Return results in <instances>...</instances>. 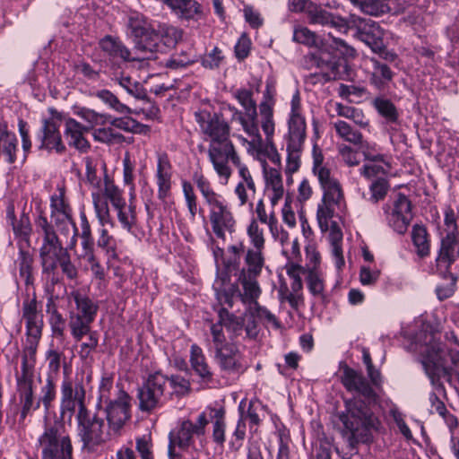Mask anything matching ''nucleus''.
I'll return each mask as SVG.
<instances>
[{"label":"nucleus","instance_id":"f257e3e1","mask_svg":"<svg viewBox=\"0 0 459 459\" xmlns=\"http://www.w3.org/2000/svg\"><path fill=\"white\" fill-rule=\"evenodd\" d=\"M342 383L348 391H353L365 399L355 397L345 401V411L338 413L342 424V436L351 450L359 443L368 442L372 430L377 429L380 421L373 413L368 404L375 403L377 395L362 374L346 367L343 369Z\"/></svg>","mask_w":459,"mask_h":459},{"label":"nucleus","instance_id":"f03ea898","mask_svg":"<svg viewBox=\"0 0 459 459\" xmlns=\"http://www.w3.org/2000/svg\"><path fill=\"white\" fill-rule=\"evenodd\" d=\"M195 117L204 134V140L209 142L208 156L214 170L227 181L231 175L229 155L236 152L230 139L229 124L220 114H212L205 110L195 112Z\"/></svg>","mask_w":459,"mask_h":459},{"label":"nucleus","instance_id":"7ed1b4c3","mask_svg":"<svg viewBox=\"0 0 459 459\" xmlns=\"http://www.w3.org/2000/svg\"><path fill=\"white\" fill-rule=\"evenodd\" d=\"M126 26V34L134 43L135 52L141 54L143 59H155L156 54L162 51L160 34L151 27L143 15L130 13Z\"/></svg>","mask_w":459,"mask_h":459},{"label":"nucleus","instance_id":"20e7f679","mask_svg":"<svg viewBox=\"0 0 459 459\" xmlns=\"http://www.w3.org/2000/svg\"><path fill=\"white\" fill-rule=\"evenodd\" d=\"M209 350L213 352V359L221 371L228 375H240L247 369L246 361L238 347L227 341L224 332L219 325L212 329Z\"/></svg>","mask_w":459,"mask_h":459},{"label":"nucleus","instance_id":"39448f33","mask_svg":"<svg viewBox=\"0 0 459 459\" xmlns=\"http://www.w3.org/2000/svg\"><path fill=\"white\" fill-rule=\"evenodd\" d=\"M41 459H74L69 435L59 421H45L42 433L37 439Z\"/></svg>","mask_w":459,"mask_h":459},{"label":"nucleus","instance_id":"423d86ee","mask_svg":"<svg viewBox=\"0 0 459 459\" xmlns=\"http://www.w3.org/2000/svg\"><path fill=\"white\" fill-rule=\"evenodd\" d=\"M289 132L286 137L287 160L285 171L287 174L297 172L301 164V154L306 140V122L300 114L290 116Z\"/></svg>","mask_w":459,"mask_h":459},{"label":"nucleus","instance_id":"0eeeda50","mask_svg":"<svg viewBox=\"0 0 459 459\" xmlns=\"http://www.w3.org/2000/svg\"><path fill=\"white\" fill-rule=\"evenodd\" d=\"M313 65L319 71L310 74L307 80L311 83H325L332 80H343L347 74V63L344 59L319 51L311 56Z\"/></svg>","mask_w":459,"mask_h":459},{"label":"nucleus","instance_id":"6e6552de","mask_svg":"<svg viewBox=\"0 0 459 459\" xmlns=\"http://www.w3.org/2000/svg\"><path fill=\"white\" fill-rule=\"evenodd\" d=\"M76 420L78 435L83 443V448L93 450L97 446L105 442L107 436L104 431L105 423L97 413L91 412L88 409L81 411V413L76 414Z\"/></svg>","mask_w":459,"mask_h":459},{"label":"nucleus","instance_id":"1a4fd4ad","mask_svg":"<svg viewBox=\"0 0 459 459\" xmlns=\"http://www.w3.org/2000/svg\"><path fill=\"white\" fill-rule=\"evenodd\" d=\"M208 424L206 412L201 413L194 423L191 420H183L178 429L170 432L169 444V456L174 459L177 455L175 447L181 449L189 447L194 441L195 437H201L205 432V427Z\"/></svg>","mask_w":459,"mask_h":459},{"label":"nucleus","instance_id":"9d476101","mask_svg":"<svg viewBox=\"0 0 459 459\" xmlns=\"http://www.w3.org/2000/svg\"><path fill=\"white\" fill-rule=\"evenodd\" d=\"M387 224L397 233L403 234L406 232L411 218V203L408 197L398 193L392 204H385L383 206Z\"/></svg>","mask_w":459,"mask_h":459},{"label":"nucleus","instance_id":"9b49d317","mask_svg":"<svg viewBox=\"0 0 459 459\" xmlns=\"http://www.w3.org/2000/svg\"><path fill=\"white\" fill-rule=\"evenodd\" d=\"M208 207L212 230L218 238L224 240L228 233L232 234L236 230L233 213L221 197L209 204Z\"/></svg>","mask_w":459,"mask_h":459},{"label":"nucleus","instance_id":"f8f14e48","mask_svg":"<svg viewBox=\"0 0 459 459\" xmlns=\"http://www.w3.org/2000/svg\"><path fill=\"white\" fill-rule=\"evenodd\" d=\"M168 377L160 372L149 376L144 385L139 389V406L142 411H150L161 403Z\"/></svg>","mask_w":459,"mask_h":459},{"label":"nucleus","instance_id":"ddd939ff","mask_svg":"<svg viewBox=\"0 0 459 459\" xmlns=\"http://www.w3.org/2000/svg\"><path fill=\"white\" fill-rule=\"evenodd\" d=\"M36 233L41 239L39 247V256L48 255H57L66 249H70L68 246L64 247L61 239L58 238L54 225L48 221L43 212L35 220Z\"/></svg>","mask_w":459,"mask_h":459},{"label":"nucleus","instance_id":"4468645a","mask_svg":"<svg viewBox=\"0 0 459 459\" xmlns=\"http://www.w3.org/2000/svg\"><path fill=\"white\" fill-rule=\"evenodd\" d=\"M105 404L108 428L117 433L130 418V396L119 385H117L114 399Z\"/></svg>","mask_w":459,"mask_h":459},{"label":"nucleus","instance_id":"2eb2a0df","mask_svg":"<svg viewBox=\"0 0 459 459\" xmlns=\"http://www.w3.org/2000/svg\"><path fill=\"white\" fill-rule=\"evenodd\" d=\"M22 318L25 321L27 336L40 339L44 325L43 314L35 296L23 301Z\"/></svg>","mask_w":459,"mask_h":459},{"label":"nucleus","instance_id":"dca6fc26","mask_svg":"<svg viewBox=\"0 0 459 459\" xmlns=\"http://www.w3.org/2000/svg\"><path fill=\"white\" fill-rule=\"evenodd\" d=\"M357 36L373 52L380 53L384 51V30L378 23L371 20H359L357 24Z\"/></svg>","mask_w":459,"mask_h":459},{"label":"nucleus","instance_id":"f3484780","mask_svg":"<svg viewBox=\"0 0 459 459\" xmlns=\"http://www.w3.org/2000/svg\"><path fill=\"white\" fill-rule=\"evenodd\" d=\"M90 131V127L79 123L74 118H67L65 124V136L70 146L81 152H87L91 148L90 143L84 137V134Z\"/></svg>","mask_w":459,"mask_h":459},{"label":"nucleus","instance_id":"a211bd4d","mask_svg":"<svg viewBox=\"0 0 459 459\" xmlns=\"http://www.w3.org/2000/svg\"><path fill=\"white\" fill-rule=\"evenodd\" d=\"M39 138L41 142L40 149H45L48 152L56 151L57 153H62L65 150L58 131V125L53 119H45L43 121Z\"/></svg>","mask_w":459,"mask_h":459},{"label":"nucleus","instance_id":"6ab92c4d","mask_svg":"<svg viewBox=\"0 0 459 459\" xmlns=\"http://www.w3.org/2000/svg\"><path fill=\"white\" fill-rule=\"evenodd\" d=\"M100 48L111 58H120L126 62L143 59L141 54L132 56L129 48L118 39L106 35L99 41Z\"/></svg>","mask_w":459,"mask_h":459},{"label":"nucleus","instance_id":"aec40b11","mask_svg":"<svg viewBox=\"0 0 459 459\" xmlns=\"http://www.w3.org/2000/svg\"><path fill=\"white\" fill-rule=\"evenodd\" d=\"M307 13L311 24L331 26L340 31H346L348 29L347 22L343 18L335 16L313 3L309 4Z\"/></svg>","mask_w":459,"mask_h":459},{"label":"nucleus","instance_id":"412c9836","mask_svg":"<svg viewBox=\"0 0 459 459\" xmlns=\"http://www.w3.org/2000/svg\"><path fill=\"white\" fill-rule=\"evenodd\" d=\"M458 258L459 235H446L441 240V247L437 257V267L448 270L451 264Z\"/></svg>","mask_w":459,"mask_h":459},{"label":"nucleus","instance_id":"4be33fe9","mask_svg":"<svg viewBox=\"0 0 459 459\" xmlns=\"http://www.w3.org/2000/svg\"><path fill=\"white\" fill-rule=\"evenodd\" d=\"M68 299L73 300L75 304V309H72L69 312H74L75 316L94 322L99 306L91 299L81 290H76L68 294Z\"/></svg>","mask_w":459,"mask_h":459},{"label":"nucleus","instance_id":"5701e85b","mask_svg":"<svg viewBox=\"0 0 459 459\" xmlns=\"http://www.w3.org/2000/svg\"><path fill=\"white\" fill-rule=\"evenodd\" d=\"M219 320L216 323H212L210 325V334L212 335V329L215 325L221 327L223 332V327L231 333V339L240 335L244 329V318L238 316L233 313H230L227 308L221 307L218 312Z\"/></svg>","mask_w":459,"mask_h":459},{"label":"nucleus","instance_id":"b1692460","mask_svg":"<svg viewBox=\"0 0 459 459\" xmlns=\"http://www.w3.org/2000/svg\"><path fill=\"white\" fill-rule=\"evenodd\" d=\"M50 217L61 235L71 237L68 247L74 249L77 244L78 229L73 220L72 212L54 213Z\"/></svg>","mask_w":459,"mask_h":459},{"label":"nucleus","instance_id":"393cba45","mask_svg":"<svg viewBox=\"0 0 459 459\" xmlns=\"http://www.w3.org/2000/svg\"><path fill=\"white\" fill-rule=\"evenodd\" d=\"M61 398L79 403V411L87 410L85 405V389L82 381L78 380L74 384L69 379H65L61 385Z\"/></svg>","mask_w":459,"mask_h":459},{"label":"nucleus","instance_id":"a878e982","mask_svg":"<svg viewBox=\"0 0 459 459\" xmlns=\"http://www.w3.org/2000/svg\"><path fill=\"white\" fill-rule=\"evenodd\" d=\"M179 18L197 19L202 14V6L195 0H162Z\"/></svg>","mask_w":459,"mask_h":459},{"label":"nucleus","instance_id":"bb28decb","mask_svg":"<svg viewBox=\"0 0 459 459\" xmlns=\"http://www.w3.org/2000/svg\"><path fill=\"white\" fill-rule=\"evenodd\" d=\"M189 360L192 369L200 378L206 382L212 381L213 374L202 348L197 344L191 345Z\"/></svg>","mask_w":459,"mask_h":459},{"label":"nucleus","instance_id":"cd10ccee","mask_svg":"<svg viewBox=\"0 0 459 459\" xmlns=\"http://www.w3.org/2000/svg\"><path fill=\"white\" fill-rule=\"evenodd\" d=\"M46 312L48 315L52 336L56 339L64 340L65 336L66 319L58 311L52 296L48 298L46 304Z\"/></svg>","mask_w":459,"mask_h":459},{"label":"nucleus","instance_id":"c85d7f7f","mask_svg":"<svg viewBox=\"0 0 459 459\" xmlns=\"http://www.w3.org/2000/svg\"><path fill=\"white\" fill-rule=\"evenodd\" d=\"M264 178L266 182V190L270 194V201L273 206L276 205L280 199L282 198L284 188L282 178L280 171L271 168L266 169L264 167Z\"/></svg>","mask_w":459,"mask_h":459},{"label":"nucleus","instance_id":"c756f323","mask_svg":"<svg viewBox=\"0 0 459 459\" xmlns=\"http://www.w3.org/2000/svg\"><path fill=\"white\" fill-rule=\"evenodd\" d=\"M257 277L255 275L242 274L238 275V281L242 285L243 293H239V297L243 303L250 306L255 304L261 294Z\"/></svg>","mask_w":459,"mask_h":459},{"label":"nucleus","instance_id":"7c9ffc66","mask_svg":"<svg viewBox=\"0 0 459 459\" xmlns=\"http://www.w3.org/2000/svg\"><path fill=\"white\" fill-rule=\"evenodd\" d=\"M244 261L245 266L239 273L259 276L265 263L264 249L247 248Z\"/></svg>","mask_w":459,"mask_h":459},{"label":"nucleus","instance_id":"2f4dec72","mask_svg":"<svg viewBox=\"0 0 459 459\" xmlns=\"http://www.w3.org/2000/svg\"><path fill=\"white\" fill-rule=\"evenodd\" d=\"M112 80L135 100L149 101L147 91L139 81L124 74L116 75Z\"/></svg>","mask_w":459,"mask_h":459},{"label":"nucleus","instance_id":"473e14b6","mask_svg":"<svg viewBox=\"0 0 459 459\" xmlns=\"http://www.w3.org/2000/svg\"><path fill=\"white\" fill-rule=\"evenodd\" d=\"M170 165L166 157H160L157 166V185L158 197L165 201L169 196L171 187V175L169 173Z\"/></svg>","mask_w":459,"mask_h":459},{"label":"nucleus","instance_id":"72a5a7b5","mask_svg":"<svg viewBox=\"0 0 459 459\" xmlns=\"http://www.w3.org/2000/svg\"><path fill=\"white\" fill-rule=\"evenodd\" d=\"M208 421L212 422V437L214 442L222 445L225 442V410L223 408L208 407L206 411Z\"/></svg>","mask_w":459,"mask_h":459},{"label":"nucleus","instance_id":"f704fd0d","mask_svg":"<svg viewBox=\"0 0 459 459\" xmlns=\"http://www.w3.org/2000/svg\"><path fill=\"white\" fill-rule=\"evenodd\" d=\"M370 61L373 65L369 79L370 83L377 90L385 89L393 80L394 73L387 65L381 63L376 58H371Z\"/></svg>","mask_w":459,"mask_h":459},{"label":"nucleus","instance_id":"c9c22d12","mask_svg":"<svg viewBox=\"0 0 459 459\" xmlns=\"http://www.w3.org/2000/svg\"><path fill=\"white\" fill-rule=\"evenodd\" d=\"M20 392V402L22 404L21 420H24L32 410L39 408L40 403L36 400L32 389V381L18 383Z\"/></svg>","mask_w":459,"mask_h":459},{"label":"nucleus","instance_id":"e433bc0d","mask_svg":"<svg viewBox=\"0 0 459 459\" xmlns=\"http://www.w3.org/2000/svg\"><path fill=\"white\" fill-rule=\"evenodd\" d=\"M328 230H330L328 239L331 246L332 255L334 258L336 267L340 270L344 265V257L342 248V232L334 221L331 222Z\"/></svg>","mask_w":459,"mask_h":459},{"label":"nucleus","instance_id":"4c0bfd02","mask_svg":"<svg viewBox=\"0 0 459 459\" xmlns=\"http://www.w3.org/2000/svg\"><path fill=\"white\" fill-rule=\"evenodd\" d=\"M411 240L416 254L423 258L430 253V242L427 229L421 225H414L411 230Z\"/></svg>","mask_w":459,"mask_h":459},{"label":"nucleus","instance_id":"58836bf2","mask_svg":"<svg viewBox=\"0 0 459 459\" xmlns=\"http://www.w3.org/2000/svg\"><path fill=\"white\" fill-rule=\"evenodd\" d=\"M230 110L233 112L232 114V119L238 120L244 131L251 137H253V140H261V136L259 134V128H258V123H257V111L254 116L252 115H246L238 110L236 108H230Z\"/></svg>","mask_w":459,"mask_h":459},{"label":"nucleus","instance_id":"ea45409f","mask_svg":"<svg viewBox=\"0 0 459 459\" xmlns=\"http://www.w3.org/2000/svg\"><path fill=\"white\" fill-rule=\"evenodd\" d=\"M87 318L75 316L74 312L68 313V326L71 335L76 342H80L84 336L91 332V324Z\"/></svg>","mask_w":459,"mask_h":459},{"label":"nucleus","instance_id":"a19ab883","mask_svg":"<svg viewBox=\"0 0 459 459\" xmlns=\"http://www.w3.org/2000/svg\"><path fill=\"white\" fill-rule=\"evenodd\" d=\"M391 163L387 156L384 157V161L367 162L360 169L359 173L367 179L373 178H383L387 175L391 170Z\"/></svg>","mask_w":459,"mask_h":459},{"label":"nucleus","instance_id":"79ce46f5","mask_svg":"<svg viewBox=\"0 0 459 459\" xmlns=\"http://www.w3.org/2000/svg\"><path fill=\"white\" fill-rule=\"evenodd\" d=\"M94 96L107 105L109 108L122 115H130L133 109L122 103L118 98L110 91L103 89L97 91Z\"/></svg>","mask_w":459,"mask_h":459},{"label":"nucleus","instance_id":"37998d69","mask_svg":"<svg viewBox=\"0 0 459 459\" xmlns=\"http://www.w3.org/2000/svg\"><path fill=\"white\" fill-rule=\"evenodd\" d=\"M16 147V136L9 133L5 127L0 126V154L2 153L6 157L7 162H14Z\"/></svg>","mask_w":459,"mask_h":459},{"label":"nucleus","instance_id":"c03bdc74","mask_svg":"<svg viewBox=\"0 0 459 459\" xmlns=\"http://www.w3.org/2000/svg\"><path fill=\"white\" fill-rule=\"evenodd\" d=\"M372 104L387 123H396L398 121V110L390 100L384 97H377L373 100Z\"/></svg>","mask_w":459,"mask_h":459},{"label":"nucleus","instance_id":"a18cd8bd","mask_svg":"<svg viewBox=\"0 0 459 459\" xmlns=\"http://www.w3.org/2000/svg\"><path fill=\"white\" fill-rule=\"evenodd\" d=\"M192 180L200 191L207 205L221 197L214 192L210 181L201 171H195L192 176Z\"/></svg>","mask_w":459,"mask_h":459},{"label":"nucleus","instance_id":"49530a36","mask_svg":"<svg viewBox=\"0 0 459 459\" xmlns=\"http://www.w3.org/2000/svg\"><path fill=\"white\" fill-rule=\"evenodd\" d=\"M333 127L337 135L345 142H349L354 145L362 144V134L353 129L347 122L343 120H337L333 123Z\"/></svg>","mask_w":459,"mask_h":459},{"label":"nucleus","instance_id":"de8ad7c7","mask_svg":"<svg viewBox=\"0 0 459 459\" xmlns=\"http://www.w3.org/2000/svg\"><path fill=\"white\" fill-rule=\"evenodd\" d=\"M56 385L55 377L51 375H48L43 385L40 388L39 396V402L43 405L45 411H48L52 406V403L56 397Z\"/></svg>","mask_w":459,"mask_h":459},{"label":"nucleus","instance_id":"09e8293b","mask_svg":"<svg viewBox=\"0 0 459 459\" xmlns=\"http://www.w3.org/2000/svg\"><path fill=\"white\" fill-rule=\"evenodd\" d=\"M259 114L261 127L265 134L266 140L270 142L274 134L273 108L265 103L259 104Z\"/></svg>","mask_w":459,"mask_h":459},{"label":"nucleus","instance_id":"8fccbe9b","mask_svg":"<svg viewBox=\"0 0 459 459\" xmlns=\"http://www.w3.org/2000/svg\"><path fill=\"white\" fill-rule=\"evenodd\" d=\"M92 196V202L94 210L97 215V218L100 221V224L101 226H106L109 224L110 226H113V222L109 214V210L108 206L107 199L103 198L100 193L93 192L91 194Z\"/></svg>","mask_w":459,"mask_h":459},{"label":"nucleus","instance_id":"3c124183","mask_svg":"<svg viewBox=\"0 0 459 459\" xmlns=\"http://www.w3.org/2000/svg\"><path fill=\"white\" fill-rule=\"evenodd\" d=\"M335 111L338 116L352 120L356 125L362 128L368 126V120L366 119L363 112L359 108L336 103Z\"/></svg>","mask_w":459,"mask_h":459},{"label":"nucleus","instance_id":"603ef678","mask_svg":"<svg viewBox=\"0 0 459 459\" xmlns=\"http://www.w3.org/2000/svg\"><path fill=\"white\" fill-rule=\"evenodd\" d=\"M363 13L377 16L387 11V6L383 0H351Z\"/></svg>","mask_w":459,"mask_h":459},{"label":"nucleus","instance_id":"864d4df0","mask_svg":"<svg viewBox=\"0 0 459 459\" xmlns=\"http://www.w3.org/2000/svg\"><path fill=\"white\" fill-rule=\"evenodd\" d=\"M390 188L389 182L385 178L374 179L369 185L370 197L369 201L377 204L385 198Z\"/></svg>","mask_w":459,"mask_h":459},{"label":"nucleus","instance_id":"5fc2aeb1","mask_svg":"<svg viewBox=\"0 0 459 459\" xmlns=\"http://www.w3.org/2000/svg\"><path fill=\"white\" fill-rule=\"evenodd\" d=\"M117 386H113V376L108 373H104L101 377L100 386H99V400L100 403H108L113 400Z\"/></svg>","mask_w":459,"mask_h":459},{"label":"nucleus","instance_id":"6e6d98bb","mask_svg":"<svg viewBox=\"0 0 459 459\" xmlns=\"http://www.w3.org/2000/svg\"><path fill=\"white\" fill-rule=\"evenodd\" d=\"M293 40L308 47H318L320 42L316 34L304 26L294 29Z\"/></svg>","mask_w":459,"mask_h":459},{"label":"nucleus","instance_id":"4d7b16f0","mask_svg":"<svg viewBox=\"0 0 459 459\" xmlns=\"http://www.w3.org/2000/svg\"><path fill=\"white\" fill-rule=\"evenodd\" d=\"M334 205L336 204L324 202V200H322V204L318 205L316 218L322 231H327L329 230L330 221L334 213Z\"/></svg>","mask_w":459,"mask_h":459},{"label":"nucleus","instance_id":"13d9d810","mask_svg":"<svg viewBox=\"0 0 459 459\" xmlns=\"http://www.w3.org/2000/svg\"><path fill=\"white\" fill-rule=\"evenodd\" d=\"M75 114L82 118L84 121L88 122L90 126V130L92 129L95 126H104L108 122V116L105 114H100L96 112L93 109L81 108H79Z\"/></svg>","mask_w":459,"mask_h":459},{"label":"nucleus","instance_id":"bf43d9fd","mask_svg":"<svg viewBox=\"0 0 459 459\" xmlns=\"http://www.w3.org/2000/svg\"><path fill=\"white\" fill-rule=\"evenodd\" d=\"M17 262L21 277L23 278L26 284L31 283L32 255L27 251L20 250Z\"/></svg>","mask_w":459,"mask_h":459},{"label":"nucleus","instance_id":"052dcab7","mask_svg":"<svg viewBox=\"0 0 459 459\" xmlns=\"http://www.w3.org/2000/svg\"><path fill=\"white\" fill-rule=\"evenodd\" d=\"M230 160L238 169V174L242 178L241 182H244V185L247 186V189L254 195L255 193V182L248 169L241 163L240 158L237 152H234L233 154L229 155V161Z\"/></svg>","mask_w":459,"mask_h":459},{"label":"nucleus","instance_id":"680f3d73","mask_svg":"<svg viewBox=\"0 0 459 459\" xmlns=\"http://www.w3.org/2000/svg\"><path fill=\"white\" fill-rule=\"evenodd\" d=\"M8 218L11 221L13 230L17 237L27 238L31 231L29 217L22 214L19 221L14 217L13 211H8Z\"/></svg>","mask_w":459,"mask_h":459},{"label":"nucleus","instance_id":"e2e57ef3","mask_svg":"<svg viewBox=\"0 0 459 459\" xmlns=\"http://www.w3.org/2000/svg\"><path fill=\"white\" fill-rule=\"evenodd\" d=\"M234 97L238 100V103L243 107L246 115L255 114L256 103L253 100V93L250 90L238 89L234 92Z\"/></svg>","mask_w":459,"mask_h":459},{"label":"nucleus","instance_id":"0e129e2a","mask_svg":"<svg viewBox=\"0 0 459 459\" xmlns=\"http://www.w3.org/2000/svg\"><path fill=\"white\" fill-rule=\"evenodd\" d=\"M117 211V218L123 228L131 231L136 222L135 206L133 202L127 206L126 204Z\"/></svg>","mask_w":459,"mask_h":459},{"label":"nucleus","instance_id":"69168bd1","mask_svg":"<svg viewBox=\"0 0 459 459\" xmlns=\"http://www.w3.org/2000/svg\"><path fill=\"white\" fill-rule=\"evenodd\" d=\"M103 193L115 209H120L126 204L121 191L108 179V176L105 177Z\"/></svg>","mask_w":459,"mask_h":459},{"label":"nucleus","instance_id":"338daca9","mask_svg":"<svg viewBox=\"0 0 459 459\" xmlns=\"http://www.w3.org/2000/svg\"><path fill=\"white\" fill-rule=\"evenodd\" d=\"M324 190L323 200L330 204H335L340 206L343 202V193L339 181L332 182L331 185H326L322 187Z\"/></svg>","mask_w":459,"mask_h":459},{"label":"nucleus","instance_id":"774afa93","mask_svg":"<svg viewBox=\"0 0 459 459\" xmlns=\"http://www.w3.org/2000/svg\"><path fill=\"white\" fill-rule=\"evenodd\" d=\"M92 136L95 141L108 144L120 143L124 140L121 134L116 133L110 127L97 128L93 131Z\"/></svg>","mask_w":459,"mask_h":459}]
</instances>
